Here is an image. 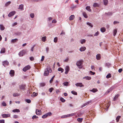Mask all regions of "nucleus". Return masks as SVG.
Here are the masks:
<instances>
[{
	"mask_svg": "<svg viewBox=\"0 0 123 123\" xmlns=\"http://www.w3.org/2000/svg\"><path fill=\"white\" fill-rule=\"evenodd\" d=\"M83 62V60H80L78 61H77L76 63V65L78 66L79 67V68H81L82 67H80V66H82Z\"/></svg>",
	"mask_w": 123,
	"mask_h": 123,
	"instance_id": "1",
	"label": "nucleus"
},
{
	"mask_svg": "<svg viewBox=\"0 0 123 123\" xmlns=\"http://www.w3.org/2000/svg\"><path fill=\"white\" fill-rule=\"evenodd\" d=\"M26 52V51L25 50H23L18 53V55L20 57L22 56L25 55Z\"/></svg>",
	"mask_w": 123,
	"mask_h": 123,
	"instance_id": "2",
	"label": "nucleus"
},
{
	"mask_svg": "<svg viewBox=\"0 0 123 123\" xmlns=\"http://www.w3.org/2000/svg\"><path fill=\"white\" fill-rule=\"evenodd\" d=\"M75 114V113H72L70 114H67L62 116L61 117L62 118H64L65 117H69L71 116H72L74 115Z\"/></svg>",
	"mask_w": 123,
	"mask_h": 123,
	"instance_id": "3",
	"label": "nucleus"
},
{
	"mask_svg": "<svg viewBox=\"0 0 123 123\" xmlns=\"http://www.w3.org/2000/svg\"><path fill=\"white\" fill-rule=\"evenodd\" d=\"M48 68L45 69L44 72V76H47L49 74V73L48 71Z\"/></svg>",
	"mask_w": 123,
	"mask_h": 123,
	"instance_id": "4",
	"label": "nucleus"
},
{
	"mask_svg": "<svg viewBox=\"0 0 123 123\" xmlns=\"http://www.w3.org/2000/svg\"><path fill=\"white\" fill-rule=\"evenodd\" d=\"M30 68V66L29 65H27L25 66L23 69V70L24 72H26L27 70L29 69Z\"/></svg>",
	"mask_w": 123,
	"mask_h": 123,
	"instance_id": "5",
	"label": "nucleus"
},
{
	"mask_svg": "<svg viewBox=\"0 0 123 123\" xmlns=\"http://www.w3.org/2000/svg\"><path fill=\"white\" fill-rule=\"evenodd\" d=\"M2 116L3 118H7L10 117V114H3L2 115Z\"/></svg>",
	"mask_w": 123,
	"mask_h": 123,
	"instance_id": "6",
	"label": "nucleus"
},
{
	"mask_svg": "<svg viewBox=\"0 0 123 123\" xmlns=\"http://www.w3.org/2000/svg\"><path fill=\"white\" fill-rule=\"evenodd\" d=\"M9 64V63L8 61H4L2 62L3 65L5 67L6 66H8Z\"/></svg>",
	"mask_w": 123,
	"mask_h": 123,
	"instance_id": "7",
	"label": "nucleus"
},
{
	"mask_svg": "<svg viewBox=\"0 0 123 123\" xmlns=\"http://www.w3.org/2000/svg\"><path fill=\"white\" fill-rule=\"evenodd\" d=\"M65 74H67L69 70V66H67L65 68Z\"/></svg>",
	"mask_w": 123,
	"mask_h": 123,
	"instance_id": "8",
	"label": "nucleus"
},
{
	"mask_svg": "<svg viewBox=\"0 0 123 123\" xmlns=\"http://www.w3.org/2000/svg\"><path fill=\"white\" fill-rule=\"evenodd\" d=\"M15 13L16 12L15 11H12L9 13L8 15V16L9 17H11L14 15Z\"/></svg>",
	"mask_w": 123,
	"mask_h": 123,
	"instance_id": "9",
	"label": "nucleus"
},
{
	"mask_svg": "<svg viewBox=\"0 0 123 123\" xmlns=\"http://www.w3.org/2000/svg\"><path fill=\"white\" fill-rule=\"evenodd\" d=\"M75 85L77 87L79 86L80 87H83L84 86L83 85L82 83H77L75 84Z\"/></svg>",
	"mask_w": 123,
	"mask_h": 123,
	"instance_id": "10",
	"label": "nucleus"
},
{
	"mask_svg": "<svg viewBox=\"0 0 123 123\" xmlns=\"http://www.w3.org/2000/svg\"><path fill=\"white\" fill-rule=\"evenodd\" d=\"M36 114L37 115H40L41 114V111L40 110L36 109Z\"/></svg>",
	"mask_w": 123,
	"mask_h": 123,
	"instance_id": "11",
	"label": "nucleus"
},
{
	"mask_svg": "<svg viewBox=\"0 0 123 123\" xmlns=\"http://www.w3.org/2000/svg\"><path fill=\"white\" fill-rule=\"evenodd\" d=\"M14 71L13 70H11L9 73V74L11 77L14 76Z\"/></svg>",
	"mask_w": 123,
	"mask_h": 123,
	"instance_id": "12",
	"label": "nucleus"
},
{
	"mask_svg": "<svg viewBox=\"0 0 123 123\" xmlns=\"http://www.w3.org/2000/svg\"><path fill=\"white\" fill-rule=\"evenodd\" d=\"M86 49V48L84 46L81 47L79 49L81 51H85Z\"/></svg>",
	"mask_w": 123,
	"mask_h": 123,
	"instance_id": "13",
	"label": "nucleus"
},
{
	"mask_svg": "<svg viewBox=\"0 0 123 123\" xmlns=\"http://www.w3.org/2000/svg\"><path fill=\"white\" fill-rule=\"evenodd\" d=\"M101 58V56L100 54H98L96 56V59L98 60H100Z\"/></svg>",
	"mask_w": 123,
	"mask_h": 123,
	"instance_id": "14",
	"label": "nucleus"
},
{
	"mask_svg": "<svg viewBox=\"0 0 123 123\" xmlns=\"http://www.w3.org/2000/svg\"><path fill=\"white\" fill-rule=\"evenodd\" d=\"M19 87L21 90H24L25 88V86L24 85L19 86Z\"/></svg>",
	"mask_w": 123,
	"mask_h": 123,
	"instance_id": "15",
	"label": "nucleus"
},
{
	"mask_svg": "<svg viewBox=\"0 0 123 123\" xmlns=\"http://www.w3.org/2000/svg\"><path fill=\"white\" fill-rule=\"evenodd\" d=\"M24 6L22 4H21L19 5L18 9L23 10V9Z\"/></svg>",
	"mask_w": 123,
	"mask_h": 123,
	"instance_id": "16",
	"label": "nucleus"
},
{
	"mask_svg": "<svg viewBox=\"0 0 123 123\" xmlns=\"http://www.w3.org/2000/svg\"><path fill=\"white\" fill-rule=\"evenodd\" d=\"M0 28L1 30L3 31L5 29V27L3 25L0 24Z\"/></svg>",
	"mask_w": 123,
	"mask_h": 123,
	"instance_id": "17",
	"label": "nucleus"
},
{
	"mask_svg": "<svg viewBox=\"0 0 123 123\" xmlns=\"http://www.w3.org/2000/svg\"><path fill=\"white\" fill-rule=\"evenodd\" d=\"M83 79H85L87 80H90L91 79V77L88 76H86L83 78Z\"/></svg>",
	"mask_w": 123,
	"mask_h": 123,
	"instance_id": "18",
	"label": "nucleus"
},
{
	"mask_svg": "<svg viewBox=\"0 0 123 123\" xmlns=\"http://www.w3.org/2000/svg\"><path fill=\"white\" fill-rule=\"evenodd\" d=\"M86 42V40L85 39H81L80 41V42L81 44H83L85 43Z\"/></svg>",
	"mask_w": 123,
	"mask_h": 123,
	"instance_id": "19",
	"label": "nucleus"
},
{
	"mask_svg": "<svg viewBox=\"0 0 123 123\" xmlns=\"http://www.w3.org/2000/svg\"><path fill=\"white\" fill-rule=\"evenodd\" d=\"M90 91L93 92L94 93L97 92L98 91V90L96 88H93L92 90H90Z\"/></svg>",
	"mask_w": 123,
	"mask_h": 123,
	"instance_id": "20",
	"label": "nucleus"
},
{
	"mask_svg": "<svg viewBox=\"0 0 123 123\" xmlns=\"http://www.w3.org/2000/svg\"><path fill=\"white\" fill-rule=\"evenodd\" d=\"M6 51L5 49L4 48H3L1 49L0 53H5Z\"/></svg>",
	"mask_w": 123,
	"mask_h": 123,
	"instance_id": "21",
	"label": "nucleus"
},
{
	"mask_svg": "<svg viewBox=\"0 0 123 123\" xmlns=\"http://www.w3.org/2000/svg\"><path fill=\"white\" fill-rule=\"evenodd\" d=\"M74 18V15H72L70 16L69 17V20H72Z\"/></svg>",
	"mask_w": 123,
	"mask_h": 123,
	"instance_id": "22",
	"label": "nucleus"
},
{
	"mask_svg": "<svg viewBox=\"0 0 123 123\" xmlns=\"http://www.w3.org/2000/svg\"><path fill=\"white\" fill-rule=\"evenodd\" d=\"M114 87L113 86L112 87L110 88L107 91V92L108 93H109L112 90L114 89Z\"/></svg>",
	"mask_w": 123,
	"mask_h": 123,
	"instance_id": "23",
	"label": "nucleus"
},
{
	"mask_svg": "<svg viewBox=\"0 0 123 123\" xmlns=\"http://www.w3.org/2000/svg\"><path fill=\"white\" fill-rule=\"evenodd\" d=\"M86 9L89 11V12H91V10L90 8V6H87L86 7Z\"/></svg>",
	"mask_w": 123,
	"mask_h": 123,
	"instance_id": "24",
	"label": "nucleus"
},
{
	"mask_svg": "<svg viewBox=\"0 0 123 123\" xmlns=\"http://www.w3.org/2000/svg\"><path fill=\"white\" fill-rule=\"evenodd\" d=\"M105 29L104 27L101 28L100 29V31L102 32H105Z\"/></svg>",
	"mask_w": 123,
	"mask_h": 123,
	"instance_id": "25",
	"label": "nucleus"
},
{
	"mask_svg": "<svg viewBox=\"0 0 123 123\" xmlns=\"http://www.w3.org/2000/svg\"><path fill=\"white\" fill-rule=\"evenodd\" d=\"M103 2L104 3V4L105 5H106L108 3V0H103Z\"/></svg>",
	"mask_w": 123,
	"mask_h": 123,
	"instance_id": "26",
	"label": "nucleus"
},
{
	"mask_svg": "<svg viewBox=\"0 0 123 123\" xmlns=\"http://www.w3.org/2000/svg\"><path fill=\"white\" fill-rule=\"evenodd\" d=\"M117 30L116 29H115L113 31V35L114 36H115L116 35V34L117 33Z\"/></svg>",
	"mask_w": 123,
	"mask_h": 123,
	"instance_id": "27",
	"label": "nucleus"
},
{
	"mask_svg": "<svg viewBox=\"0 0 123 123\" xmlns=\"http://www.w3.org/2000/svg\"><path fill=\"white\" fill-rule=\"evenodd\" d=\"M84 17L85 18H88V16L85 12H84L83 13Z\"/></svg>",
	"mask_w": 123,
	"mask_h": 123,
	"instance_id": "28",
	"label": "nucleus"
},
{
	"mask_svg": "<svg viewBox=\"0 0 123 123\" xmlns=\"http://www.w3.org/2000/svg\"><path fill=\"white\" fill-rule=\"evenodd\" d=\"M58 70L59 71H61V73L63 72L64 71V70L62 68H60L58 69Z\"/></svg>",
	"mask_w": 123,
	"mask_h": 123,
	"instance_id": "29",
	"label": "nucleus"
},
{
	"mask_svg": "<svg viewBox=\"0 0 123 123\" xmlns=\"http://www.w3.org/2000/svg\"><path fill=\"white\" fill-rule=\"evenodd\" d=\"M119 96V95L118 94H117V95H116L115 97L113 98V100L114 101H115L116 100L117 98Z\"/></svg>",
	"mask_w": 123,
	"mask_h": 123,
	"instance_id": "30",
	"label": "nucleus"
},
{
	"mask_svg": "<svg viewBox=\"0 0 123 123\" xmlns=\"http://www.w3.org/2000/svg\"><path fill=\"white\" fill-rule=\"evenodd\" d=\"M12 112H20V111L19 109H15L13 110L12 111Z\"/></svg>",
	"mask_w": 123,
	"mask_h": 123,
	"instance_id": "31",
	"label": "nucleus"
},
{
	"mask_svg": "<svg viewBox=\"0 0 123 123\" xmlns=\"http://www.w3.org/2000/svg\"><path fill=\"white\" fill-rule=\"evenodd\" d=\"M18 40L17 39H12L11 40V42L12 43H14L16 42Z\"/></svg>",
	"mask_w": 123,
	"mask_h": 123,
	"instance_id": "32",
	"label": "nucleus"
},
{
	"mask_svg": "<svg viewBox=\"0 0 123 123\" xmlns=\"http://www.w3.org/2000/svg\"><path fill=\"white\" fill-rule=\"evenodd\" d=\"M20 95L19 94L17 93H14L13 94V96L14 97H15L16 96H18Z\"/></svg>",
	"mask_w": 123,
	"mask_h": 123,
	"instance_id": "33",
	"label": "nucleus"
},
{
	"mask_svg": "<svg viewBox=\"0 0 123 123\" xmlns=\"http://www.w3.org/2000/svg\"><path fill=\"white\" fill-rule=\"evenodd\" d=\"M42 40L43 42H45L46 40V37H42Z\"/></svg>",
	"mask_w": 123,
	"mask_h": 123,
	"instance_id": "34",
	"label": "nucleus"
},
{
	"mask_svg": "<svg viewBox=\"0 0 123 123\" xmlns=\"http://www.w3.org/2000/svg\"><path fill=\"white\" fill-rule=\"evenodd\" d=\"M77 120L78 122H81L82 121L83 118H78L77 119Z\"/></svg>",
	"mask_w": 123,
	"mask_h": 123,
	"instance_id": "35",
	"label": "nucleus"
},
{
	"mask_svg": "<svg viewBox=\"0 0 123 123\" xmlns=\"http://www.w3.org/2000/svg\"><path fill=\"white\" fill-rule=\"evenodd\" d=\"M47 117L49 116H50L52 115V113L51 112H49L46 114Z\"/></svg>",
	"mask_w": 123,
	"mask_h": 123,
	"instance_id": "36",
	"label": "nucleus"
},
{
	"mask_svg": "<svg viewBox=\"0 0 123 123\" xmlns=\"http://www.w3.org/2000/svg\"><path fill=\"white\" fill-rule=\"evenodd\" d=\"M120 116H118L116 118V120L117 122H118L119 121V119L120 118Z\"/></svg>",
	"mask_w": 123,
	"mask_h": 123,
	"instance_id": "37",
	"label": "nucleus"
},
{
	"mask_svg": "<svg viewBox=\"0 0 123 123\" xmlns=\"http://www.w3.org/2000/svg\"><path fill=\"white\" fill-rule=\"evenodd\" d=\"M55 77V75H54L52 77L51 79L49 81V82L50 83H51L52 82Z\"/></svg>",
	"mask_w": 123,
	"mask_h": 123,
	"instance_id": "38",
	"label": "nucleus"
},
{
	"mask_svg": "<svg viewBox=\"0 0 123 123\" xmlns=\"http://www.w3.org/2000/svg\"><path fill=\"white\" fill-rule=\"evenodd\" d=\"M37 95V94L35 93V92H33V94L31 95V96L32 97H34L36 96Z\"/></svg>",
	"mask_w": 123,
	"mask_h": 123,
	"instance_id": "39",
	"label": "nucleus"
},
{
	"mask_svg": "<svg viewBox=\"0 0 123 123\" xmlns=\"http://www.w3.org/2000/svg\"><path fill=\"white\" fill-rule=\"evenodd\" d=\"M71 93L74 95H77V93L76 92H75L74 91H73L71 92Z\"/></svg>",
	"mask_w": 123,
	"mask_h": 123,
	"instance_id": "40",
	"label": "nucleus"
},
{
	"mask_svg": "<svg viewBox=\"0 0 123 123\" xmlns=\"http://www.w3.org/2000/svg\"><path fill=\"white\" fill-rule=\"evenodd\" d=\"M11 3V2L10 1H8L5 4V6H7L9 5Z\"/></svg>",
	"mask_w": 123,
	"mask_h": 123,
	"instance_id": "41",
	"label": "nucleus"
},
{
	"mask_svg": "<svg viewBox=\"0 0 123 123\" xmlns=\"http://www.w3.org/2000/svg\"><path fill=\"white\" fill-rule=\"evenodd\" d=\"M94 7H95L98 6V4L96 3H94L93 5Z\"/></svg>",
	"mask_w": 123,
	"mask_h": 123,
	"instance_id": "42",
	"label": "nucleus"
},
{
	"mask_svg": "<svg viewBox=\"0 0 123 123\" xmlns=\"http://www.w3.org/2000/svg\"><path fill=\"white\" fill-rule=\"evenodd\" d=\"M40 86L41 87L44 86L45 85V84L44 83H41L40 84Z\"/></svg>",
	"mask_w": 123,
	"mask_h": 123,
	"instance_id": "43",
	"label": "nucleus"
},
{
	"mask_svg": "<svg viewBox=\"0 0 123 123\" xmlns=\"http://www.w3.org/2000/svg\"><path fill=\"white\" fill-rule=\"evenodd\" d=\"M69 83L68 82H64V83H63V84H64V86H68V85Z\"/></svg>",
	"mask_w": 123,
	"mask_h": 123,
	"instance_id": "44",
	"label": "nucleus"
},
{
	"mask_svg": "<svg viewBox=\"0 0 123 123\" xmlns=\"http://www.w3.org/2000/svg\"><path fill=\"white\" fill-rule=\"evenodd\" d=\"M111 65V64L109 63H106L105 64V66H107L108 68L110 67Z\"/></svg>",
	"mask_w": 123,
	"mask_h": 123,
	"instance_id": "45",
	"label": "nucleus"
},
{
	"mask_svg": "<svg viewBox=\"0 0 123 123\" xmlns=\"http://www.w3.org/2000/svg\"><path fill=\"white\" fill-rule=\"evenodd\" d=\"M25 101L28 103H30L31 102V100L29 99H26L25 100Z\"/></svg>",
	"mask_w": 123,
	"mask_h": 123,
	"instance_id": "46",
	"label": "nucleus"
},
{
	"mask_svg": "<svg viewBox=\"0 0 123 123\" xmlns=\"http://www.w3.org/2000/svg\"><path fill=\"white\" fill-rule=\"evenodd\" d=\"M87 24L88 25L90 26L91 27H93V25H92V24L90 23L89 22H87Z\"/></svg>",
	"mask_w": 123,
	"mask_h": 123,
	"instance_id": "47",
	"label": "nucleus"
},
{
	"mask_svg": "<svg viewBox=\"0 0 123 123\" xmlns=\"http://www.w3.org/2000/svg\"><path fill=\"white\" fill-rule=\"evenodd\" d=\"M99 32L98 31L94 35V36H98L99 34Z\"/></svg>",
	"mask_w": 123,
	"mask_h": 123,
	"instance_id": "48",
	"label": "nucleus"
},
{
	"mask_svg": "<svg viewBox=\"0 0 123 123\" xmlns=\"http://www.w3.org/2000/svg\"><path fill=\"white\" fill-rule=\"evenodd\" d=\"M57 37H55L54 38V41L55 43H56L57 41Z\"/></svg>",
	"mask_w": 123,
	"mask_h": 123,
	"instance_id": "49",
	"label": "nucleus"
},
{
	"mask_svg": "<svg viewBox=\"0 0 123 123\" xmlns=\"http://www.w3.org/2000/svg\"><path fill=\"white\" fill-rule=\"evenodd\" d=\"M92 102V100H90L89 101H88L86 103V105H88L89 104H91Z\"/></svg>",
	"mask_w": 123,
	"mask_h": 123,
	"instance_id": "50",
	"label": "nucleus"
},
{
	"mask_svg": "<svg viewBox=\"0 0 123 123\" xmlns=\"http://www.w3.org/2000/svg\"><path fill=\"white\" fill-rule=\"evenodd\" d=\"M111 77V74H108L106 76V77L107 78H109Z\"/></svg>",
	"mask_w": 123,
	"mask_h": 123,
	"instance_id": "51",
	"label": "nucleus"
},
{
	"mask_svg": "<svg viewBox=\"0 0 123 123\" xmlns=\"http://www.w3.org/2000/svg\"><path fill=\"white\" fill-rule=\"evenodd\" d=\"M38 118V117L36 115H34V116H33L32 118V119H34L35 118Z\"/></svg>",
	"mask_w": 123,
	"mask_h": 123,
	"instance_id": "52",
	"label": "nucleus"
},
{
	"mask_svg": "<svg viewBox=\"0 0 123 123\" xmlns=\"http://www.w3.org/2000/svg\"><path fill=\"white\" fill-rule=\"evenodd\" d=\"M30 16L31 18H33L34 16V13H31L30 14Z\"/></svg>",
	"mask_w": 123,
	"mask_h": 123,
	"instance_id": "53",
	"label": "nucleus"
},
{
	"mask_svg": "<svg viewBox=\"0 0 123 123\" xmlns=\"http://www.w3.org/2000/svg\"><path fill=\"white\" fill-rule=\"evenodd\" d=\"M76 5H74V4H72L71 6L70 7L72 8H74L76 7Z\"/></svg>",
	"mask_w": 123,
	"mask_h": 123,
	"instance_id": "54",
	"label": "nucleus"
},
{
	"mask_svg": "<svg viewBox=\"0 0 123 123\" xmlns=\"http://www.w3.org/2000/svg\"><path fill=\"white\" fill-rule=\"evenodd\" d=\"M60 100L62 102H64L65 101V100L62 98H60Z\"/></svg>",
	"mask_w": 123,
	"mask_h": 123,
	"instance_id": "55",
	"label": "nucleus"
},
{
	"mask_svg": "<svg viewBox=\"0 0 123 123\" xmlns=\"http://www.w3.org/2000/svg\"><path fill=\"white\" fill-rule=\"evenodd\" d=\"M47 117L46 115L45 114L43 115L42 117L43 118H45Z\"/></svg>",
	"mask_w": 123,
	"mask_h": 123,
	"instance_id": "56",
	"label": "nucleus"
},
{
	"mask_svg": "<svg viewBox=\"0 0 123 123\" xmlns=\"http://www.w3.org/2000/svg\"><path fill=\"white\" fill-rule=\"evenodd\" d=\"M53 89V88H50L49 89V91L50 92H52Z\"/></svg>",
	"mask_w": 123,
	"mask_h": 123,
	"instance_id": "57",
	"label": "nucleus"
},
{
	"mask_svg": "<svg viewBox=\"0 0 123 123\" xmlns=\"http://www.w3.org/2000/svg\"><path fill=\"white\" fill-rule=\"evenodd\" d=\"M2 105L3 106H6V104L4 102H3L2 103Z\"/></svg>",
	"mask_w": 123,
	"mask_h": 123,
	"instance_id": "58",
	"label": "nucleus"
},
{
	"mask_svg": "<svg viewBox=\"0 0 123 123\" xmlns=\"http://www.w3.org/2000/svg\"><path fill=\"white\" fill-rule=\"evenodd\" d=\"M119 22L117 21H114L113 22L114 24L115 25L117 23H119Z\"/></svg>",
	"mask_w": 123,
	"mask_h": 123,
	"instance_id": "59",
	"label": "nucleus"
},
{
	"mask_svg": "<svg viewBox=\"0 0 123 123\" xmlns=\"http://www.w3.org/2000/svg\"><path fill=\"white\" fill-rule=\"evenodd\" d=\"M44 56H42V58L41 60V61H43L44 60Z\"/></svg>",
	"mask_w": 123,
	"mask_h": 123,
	"instance_id": "60",
	"label": "nucleus"
},
{
	"mask_svg": "<svg viewBox=\"0 0 123 123\" xmlns=\"http://www.w3.org/2000/svg\"><path fill=\"white\" fill-rule=\"evenodd\" d=\"M57 21L55 19L53 20L52 21V23H55Z\"/></svg>",
	"mask_w": 123,
	"mask_h": 123,
	"instance_id": "61",
	"label": "nucleus"
},
{
	"mask_svg": "<svg viewBox=\"0 0 123 123\" xmlns=\"http://www.w3.org/2000/svg\"><path fill=\"white\" fill-rule=\"evenodd\" d=\"M5 121L4 120H0V123H4Z\"/></svg>",
	"mask_w": 123,
	"mask_h": 123,
	"instance_id": "62",
	"label": "nucleus"
},
{
	"mask_svg": "<svg viewBox=\"0 0 123 123\" xmlns=\"http://www.w3.org/2000/svg\"><path fill=\"white\" fill-rule=\"evenodd\" d=\"M90 74L92 75H94L95 74V73L91 71H90Z\"/></svg>",
	"mask_w": 123,
	"mask_h": 123,
	"instance_id": "63",
	"label": "nucleus"
},
{
	"mask_svg": "<svg viewBox=\"0 0 123 123\" xmlns=\"http://www.w3.org/2000/svg\"><path fill=\"white\" fill-rule=\"evenodd\" d=\"M13 117L14 118H17L18 117V116L17 115H14L13 116Z\"/></svg>",
	"mask_w": 123,
	"mask_h": 123,
	"instance_id": "64",
	"label": "nucleus"
}]
</instances>
